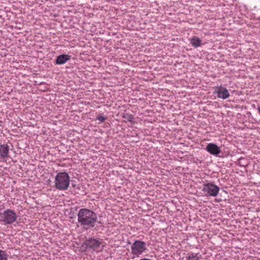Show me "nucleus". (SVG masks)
I'll return each instance as SVG.
<instances>
[{
  "label": "nucleus",
  "instance_id": "13",
  "mask_svg": "<svg viewBox=\"0 0 260 260\" xmlns=\"http://www.w3.org/2000/svg\"><path fill=\"white\" fill-rule=\"evenodd\" d=\"M187 260H199L198 254L192 253L187 257Z\"/></svg>",
  "mask_w": 260,
  "mask_h": 260
},
{
  "label": "nucleus",
  "instance_id": "10",
  "mask_svg": "<svg viewBox=\"0 0 260 260\" xmlns=\"http://www.w3.org/2000/svg\"><path fill=\"white\" fill-rule=\"evenodd\" d=\"M217 96L218 98L225 99L228 98V89L226 88L220 87L217 91Z\"/></svg>",
  "mask_w": 260,
  "mask_h": 260
},
{
  "label": "nucleus",
  "instance_id": "14",
  "mask_svg": "<svg viewBox=\"0 0 260 260\" xmlns=\"http://www.w3.org/2000/svg\"><path fill=\"white\" fill-rule=\"evenodd\" d=\"M95 120H99V123H103L106 120V118L104 116H103L98 115L96 117Z\"/></svg>",
  "mask_w": 260,
  "mask_h": 260
},
{
  "label": "nucleus",
  "instance_id": "3",
  "mask_svg": "<svg viewBox=\"0 0 260 260\" xmlns=\"http://www.w3.org/2000/svg\"><path fill=\"white\" fill-rule=\"evenodd\" d=\"M84 245L87 249L91 250L96 253L102 251L105 247L102 239L95 238L87 239L84 242Z\"/></svg>",
  "mask_w": 260,
  "mask_h": 260
},
{
  "label": "nucleus",
  "instance_id": "16",
  "mask_svg": "<svg viewBox=\"0 0 260 260\" xmlns=\"http://www.w3.org/2000/svg\"><path fill=\"white\" fill-rule=\"evenodd\" d=\"M139 260H151V259H150L149 258H142Z\"/></svg>",
  "mask_w": 260,
  "mask_h": 260
},
{
  "label": "nucleus",
  "instance_id": "8",
  "mask_svg": "<svg viewBox=\"0 0 260 260\" xmlns=\"http://www.w3.org/2000/svg\"><path fill=\"white\" fill-rule=\"evenodd\" d=\"M71 58V57L69 55L67 54H61L58 55L56 59L55 63L56 64L61 65L64 64L68 61H69Z\"/></svg>",
  "mask_w": 260,
  "mask_h": 260
},
{
  "label": "nucleus",
  "instance_id": "9",
  "mask_svg": "<svg viewBox=\"0 0 260 260\" xmlns=\"http://www.w3.org/2000/svg\"><path fill=\"white\" fill-rule=\"evenodd\" d=\"M9 147L7 144L1 145L0 146V156L2 158H5L8 156Z\"/></svg>",
  "mask_w": 260,
  "mask_h": 260
},
{
  "label": "nucleus",
  "instance_id": "18",
  "mask_svg": "<svg viewBox=\"0 0 260 260\" xmlns=\"http://www.w3.org/2000/svg\"><path fill=\"white\" fill-rule=\"evenodd\" d=\"M126 260H131L130 258H127Z\"/></svg>",
  "mask_w": 260,
  "mask_h": 260
},
{
  "label": "nucleus",
  "instance_id": "12",
  "mask_svg": "<svg viewBox=\"0 0 260 260\" xmlns=\"http://www.w3.org/2000/svg\"><path fill=\"white\" fill-rule=\"evenodd\" d=\"M8 255L4 250H0V260H8Z\"/></svg>",
  "mask_w": 260,
  "mask_h": 260
},
{
  "label": "nucleus",
  "instance_id": "6",
  "mask_svg": "<svg viewBox=\"0 0 260 260\" xmlns=\"http://www.w3.org/2000/svg\"><path fill=\"white\" fill-rule=\"evenodd\" d=\"M219 187L212 183L204 184L203 187V191L207 194L216 197L219 192Z\"/></svg>",
  "mask_w": 260,
  "mask_h": 260
},
{
  "label": "nucleus",
  "instance_id": "11",
  "mask_svg": "<svg viewBox=\"0 0 260 260\" xmlns=\"http://www.w3.org/2000/svg\"><path fill=\"white\" fill-rule=\"evenodd\" d=\"M190 43L194 48H197L201 46V40L197 37H194L191 38Z\"/></svg>",
  "mask_w": 260,
  "mask_h": 260
},
{
  "label": "nucleus",
  "instance_id": "15",
  "mask_svg": "<svg viewBox=\"0 0 260 260\" xmlns=\"http://www.w3.org/2000/svg\"><path fill=\"white\" fill-rule=\"evenodd\" d=\"M123 117L126 118L127 120L129 122L133 121L134 119L133 116L132 115L128 114L123 116Z\"/></svg>",
  "mask_w": 260,
  "mask_h": 260
},
{
  "label": "nucleus",
  "instance_id": "5",
  "mask_svg": "<svg viewBox=\"0 0 260 260\" xmlns=\"http://www.w3.org/2000/svg\"><path fill=\"white\" fill-rule=\"evenodd\" d=\"M131 253L134 255L133 258L139 257L147 250L146 243L141 240H135L131 244Z\"/></svg>",
  "mask_w": 260,
  "mask_h": 260
},
{
  "label": "nucleus",
  "instance_id": "17",
  "mask_svg": "<svg viewBox=\"0 0 260 260\" xmlns=\"http://www.w3.org/2000/svg\"><path fill=\"white\" fill-rule=\"evenodd\" d=\"M258 111L259 114L260 115V107L258 108Z\"/></svg>",
  "mask_w": 260,
  "mask_h": 260
},
{
  "label": "nucleus",
  "instance_id": "7",
  "mask_svg": "<svg viewBox=\"0 0 260 260\" xmlns=\"http://www.w3.org/2000/svg\"><path fill=\"white\" fill-rule=\"evenodd\" d=\"M206 150L210 154L214 155H217L220 152L219 147L213 143L208 144L206 146Z\"/></svg>",
  "mask_w": 260,
  "mask_h": 260
},
{
  "label": "nucleus",
  "instance_id": "4",
  "mask_svg": "<svg viewBox=\"0 0 260 260\" xmlns=\"http://www.w3.org/2000/svg\"><path fill=\"white\" fill-rule=\"evenodd\" d=\"M16 212L11 209H7L0 213V222L7 225L14 223L17 219Z\"/></svg>",
  "mask_w": 260,
  "mask_h": 260
},
{
  "label": "nucleus",
  "instance_id": "1",
  "mask_svg": "<svg viewBox=\"0 0 260 260\" xmlns=\"http://www.w3.org/2000/svg\"><path fill=\"white\" fill-rule=\"evenodd\" d=\"M78 222L84 229L88 230L94 227L97 220V215L93 211L82 208L77 214Z\"/></svg>",
  "mask_w": 260,
  "mask_h": 260
},
{
  "label": "nucleus",
  "instance_id": "2",
  "mask_svg": "<svg viewBox=\"0 0 260 260\" xmlns=\"http://www.w3.org/2000/svg\"><path fill=\"white\" fill-rule=\"evenodd\" d=\"M54 187L61 191L68 189L70 183V177L67 172L57 173L55 177Z\"/></svg>",
  "mask_w": 260,
  "mask_h": 260
}]
</instances>
